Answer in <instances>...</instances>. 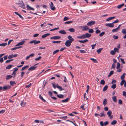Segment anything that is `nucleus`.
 <instances>
[{"mask_svg": "<svg viewBox=\"0 0 126 126\" xmlns=\"http://www.w3.org/2000/svg\"><path fill=\"white\" fill-rule=\"evenodd\" d=\"M14 71L13 73L12 74V75H14L13 78H14L16 76V71L18 70V69L17 68H14Z\"/></svg>", "mask_w": 126, "mask_h": 126, "instance_id": "obj_1", "label": "nucleus"}, {"mask_svg": "<svg viewBox=\"0 0 126 126\" xmlns=\"http://www.w3.org/2000/svg\"><path fill=\"white\" fill-rule=\"evenodd\" d=\"M83 39L89 38L91 36V34L88 33H86L85 34H82Z\"/></svg>", "mask_w": 126, "mask_h": 126, "instance_id": "obj_2", "label": "nucleus"}, {"mask_svg": "<svg viewBox=\"0 0 126 126\" xmlns=\"http://www.w3.org/2000/svg\"><path fill=\"white\" fill-rule=\"evenodd\" d=\"M11 87V86L10 85H5L3 87L2 89L3 91H6L7 90L9 89Z\"/></svg>", "mask_w": 126, "mask_h": 126, "instance_id": "obj_3", "label": "nucleus"}, {"mask_svg": "<svg viewBox=\"0 0 126 126\" xmlns=\"http://www.w3.org/2000/svg\"><path fill=\"white\" fill-rule=\"evenodd\" d=\"M40 41H36V40H34L30 41V44L34 43V45H36L39 43Z\"/></svg>", "mask_w": 126, "mask_h": 126, "instance_id": "obj_4", "label": "nucleus"}, {"mask_svg": "<svg viewBox=\"0 0 126 126\" xmlns=\"http://www.w3.org/2000/svg\"><path fill=\"white\" fill-rule=\"evenodd\" d=\"M72 43L69 40H67L65 43V44L66 47H68L70 46Z\"/></svg>", "mask_w": 126, "mask_h": 126, "instance_id": "obj_5", "label": "nucleus"}, {"mask_svg": "<svg viewBox=\"0 0 126 126\" xmlns=\"http://www.w3.org/2000/svg\"><path fill=\"white\" fill-rule=\"evenodd\" d=\"M50 4L49 5L50 7V9L52 11H54L55 10V7L53 6V4L52 2H50Z\"/></svg>", "mask_w": 126, "mask_h": 126, "instance_id": "obj_6", "label": "nucleus"}, {"mask_svg": "<svg viewBox=\"0 0 126 126\" xmlns=\"http://www.w3.org/2000/svg\"><path fill=\"white\" fill-rule=\"evenodd\" d=\"M61 37L59 36H55L51 37L50 38L51 39L54 40H57L61 38Z\"/></svg>", "mask_w": 126, "mask_h": 126, "instance_id": "obj_7", "label": "nucleus"}, {"mask_svg": "<svg viewBox=\"0 0 126 126\" xmlns=\"http://www.w3.org/2000/svg\"><path fill=\"white\" fill-rule=\"evenodd\" d=\"M20 5L19 6V7H21L23 9H25V7L24 5V3L22 1V0L21 1V2L20 3Z\"/></svg>", "mask_w": 126, "mask_h": 126, "instance_id": "obj_8", "label": "nucleus"}, {"mask_svg": "<svg viewBox=\"0 0 126 126\" xmlns=\"http://www.w3.org/2000/svg\"><path fill=\"white\" fill-rule=\"evenodd\" d=\"M105 25L106 26L109 27H114V25L113 23H109L106 24Z\"/></svg>", "mask_w": 126, "mask_h": 126, "instance_id": "obj_9", "label": "nucleus"}, {"mask_svg": "<svg viewBox=\"0 0 126 126\" xmlns=\"http://www.w3.org/2000/svg\"><path fill=\"white\" fill-rule=\"evenodd\" d=\"M95 21H92L89 22L87 23V25L89 26H90L94 24H95Z\"/></svg>", "mask_w": 126, "mask_h": 126, "instance_id": "obj_10", "label": "nucleus"}, {"mask_svg": "<svg viewBox=\"0 0 126 126\" xmlns=\"http://www.w3.org/2000/svg\"><path fill=\"white\" fill-rule=\"evenodd\" d=\"M17 56V55L16 54H15L14 55L13 54H12L11 55H9L8 57V58L9 59H11L13 57H16Z\"/></svg>", "mask_w": 126, "mask_h": 126, "instance_id": "obj_11", "label": "nucleus"}, {"mask_svg": "<svg viewBox=\"0 0 126 126\" xmlns=\"http://www.w3.org/2000/svg\"><path fill=\"white\" fill-rule=\"evenodd\" d=\"M37 67V66H35L34 65L32 67L29 68L28 69V70L29 71H32L35 70L36 69Z\"/></svg>", "mask_w": 126, "mask_h": 126, "instance_id": "obj_12", "label": "nucleus"}, {"mask_svg": "<svg viewBox=\"0 0 126 126\" xmlns=\"http://www.w3.org/2000/svg\"><path fill=\"white\" fill-rule=\"evenodd\" d=\"M67 38L71 42H73L74 40V39L72 37V36L70 35H69L67 37Z\"/></svg>", "mask_w": 126, "mask_h": 126, "instance_id": "obj_13", "label": "nucleus"}, {"mask_svg": "<svg viewBox=\"0 0 126 126\" xmlns=\"http://www.w3.org/2000/svg\"><path fill=\"white\" fill-rule=\"evenodd\" d=\"M25 41H22L19 42L16 45V46H17L23 45L24 43L25 42Z\"/></svg>", "mask_w": 126, "mask_h": 126, "instance_id": "obj_14", "label": "nucleus"}, {"mask_svg": "<svg viewBox=\"0 0 126 126\" xmlns=\"http://www.w3.org/2000/svg\"><path fill=\"white\" fill-rule=\"evenodd\" d=\"M26 8L27 10H34V9L33 8L30 7L28 4L27 5Z\"/></svg>", "mask_w": 126, "mask_h": 126, "instance_id": "obj_15", "label": "nucleus"}, {"mask_svg": "<svg viewBox=\"0 0 126 126\" xmlns=\"http://www.w3.org/2000/svg\"><path fill=\"white\" fill-rule=\"evenodd\" d=\"M115 18V16H112V17H109V18H107L106 19V21H109L110 20H111L112 19H113L114 18Z\"/></svg>", "mask_w": 126, "mask_h": 126, "instance_id": "obj_16", "label": "nucleus"}, {"mask_svg": "<svg viewBox=\"0 0 126 126\" xmlns=\"http://www.w3.org/2000/svg\"><path fill=\"white\" fill-rule=\"evenodd\" d=\"M88 40L86 39L83 40H79V42L80 43H84L86 42H88Z\"/></svg>", "mask_w": 126, "mask_h": 126, "instance_id": "obj_17", "label": "nucleus"}, {"mask_svg": "<svg viewBox=\"0 0 126 126\" xmlns=\"http://www.w3.org/2000/svg\"><path fill=\"white\" fill-rule=\"evenodd\" d=\"M59 32L61 34H66V32L64 30H61L59 31Z\"/></svg>", "mask_w": 126, "mask_h": 126, "instance_id": "obj_18", "label": "nucleus"}, {"mask_svg": "<svg viewBox=\"0 0 126 126\" xmlns=\"http://www.w3.org/2000/svg\"><path fill=\"white\" fill-rule=\"evenodd\" d=\"M50 35V33H46L45 34H44L41 37L42 38H45L49 35Z\"/></svg>", "mask_w": 126, "mask_h": 126, "instance_id": "obj_19", "label": "nucleus"}, {"mask_svg": "<svg viewBox=\"0 0 126 126\" xmlns=\"http://www.w3.org/2000/svg\"><path fill=\"white\" fill-rule=\"evenodd\" d=\"M22 47V46H19L17 47H14L11 48V50H16L17 49H19L20 48Z\"/></svg>", "mask_w": 126, "mask_h": 126, "instance_id": "obj_20", "label": "nucleus"}, {"mask_svg": "<svg viewBox=\"0 0 126 126\" xmlns=\"http://www.w3.org/2000/svg\"><path fill=\"white\" fill-rule=\"evenodd\" d=\"M56 87L58 89H59L60 91H62L63 90V89L62 88V87L59 86L58 84H56Z\"/></svg>", "mask_w": 126, "mask_h": 126, "instance_id": "obj_21", "label": "nucleus"}, {"mask_svg": "<svg viewBox=\"0 0 126 126\" xmlns=\"http://www.w3.org/2000/svg\"><path fill=\"white\" fill-rule=\"evenodd\" d=\"M69 100V98H67L66 99L62 100V102L63 103H66L68 102Z\"/></svg>", "mask_w": 126, "mask_h": 126, "instance_id": "obj_22", "label": "nucleus"}, {"mask_svg": "<svg viewBox=\"0 0 126 126\" xmlns=\"http://www.w3.org/2000/svg\"><path fill=\"white\" fill-rule=\"evenodd\" d=\"M100 83L101 84L104 85L105 84V82L104 80L103 79L101 80Z\"/></svg>", "mask_w": 126, "mask_h": 126, "instance_id": "obj_23", "label": "nucleus"}, {"mask_svg": "<svg viewBox=\"0 0 126 126\" xmlns=\"http://www.w3.org/2000/svg\"><path fill=\"white\" fill-rule=\"evenodd\" d=\"M112 114V112L110 110H108L107 112V114L109 117H110Z\"/></svg>", "mask_w": 126, "mask_h": 126, "instance_id": "obj_24", "label": "nucleus"}, {"mask_svg": "<svg viewBox=\"0 0 126 126\" xmlns=\"http://www.w3.org/2000/svg\"><path fill=\"white\" fill-rule=\"evenodd\" d=\"M12 76L10 75H7L6 76V79L8 80L9 79H10L12 78Z\"/></svg>", "mask_w": 126, "mask_h": 126, "instance_id": "obj_25", "label": "nucleus"}, {"mask_svg": "<svg viewBox=\"0 0 126 126\" xmlns=\"http://www.w3.org/2000/svg\"><path fill=\"white\" fill-rule=\"evenodd\" d=\"M57 97L59 98H63L64 97V95L63 94H60L57 95Z\"/></svg>", "mask_w": 126, "mask_h": 126, "instance_id": "obj_26", "label": "nucleus"}, {"mask_svg": "<svg viewBox=\"0 0 126 126\" xmlns=\"http://www.w3.org/2000/svg\"><path fill=\"white\" fill-rule=\"evenodd\" d=\"M117 123V121L115 120H113L111 123V125H114L116 124Z\"/></svg>", "mask_w": 126, "mask_h": 126, "instance_id": "obj_27", "label": "nucleus"}, {"mask_svg": "<svg viewBox=\"0 0 126 126\" xmlns=\"http://www.w3.org/2000/svg\"><path fill=\"white\" fill-rule=\"evenodd\" d=\"M112 98L114 102H117V98L116 96H114Z\"/></svg>", "mask_w": 126, "mask_h": 126, "instance_id": "obj_28", "label": "nucleus"}, {"mask_svg": "<svg viewBox=\"0 0 126 126\" xmlns=\"http://www.w3.org/2000/svg\"><path fill=\"white\" fill-rule=\"evenodd\" d=\"M89 29V27L87 26H84L83 29L82 30V31H87Z\"/></svg>", "mask_w": 126, "mask_h": 126, "instance_id": "obj_29", "label": "nucleus"}, {"mask_svg": "<svg viewBox=\"0 0 126 126\" xmlns=\"http://www.w3.org/2000/svg\"><path fill=\"white\" fill-rule=\"evenodd\" d=\"M124 5V3L120 5H118L117 6V8L118 9H120Z\"/></svg>", "mask_w": 126, "mask_h": 126, "instance_id": "obj_30", "label": "nucleus"}, {"mask_svg": "<svg viewBox=\"0 0 126 126\" xmlns=\"http://www.w3.org/2000/svg\"><path fill=\"white\" fill-rule=\"evenodd\" d=\"M14 13L16 15H18L20 18H22V19H23V18L22 16L21 15H20L18 12H15Z\"/></svg>", "mask_w": 126, "mask_h": 126, "instance_id": "obj_31", "label": "nucleus"}, {"mask_svg": "<svg viewBox=\"0 0 126 126\" xmlns=\"http://www.w3.org/2000/svg\"><path fill=\"white\" fill-rule=\"evenodd\" d=\"M108 87V86L107 85H105L103 88V91L104 92L105 91L107 90Z\"/></svg>", "mask_w": 126, "mask_h": 126, "instance_id": "obj_32", "label": "nucleus"}, {"mask_svg": "<svg viewBox=\"0 0 126 126\" xmlns=\"http://www.w3.org/2000/svg\"><path fill=\"white\" fill-rule=\"evenodd\" d=\"M39 97L40 99H41L42 101L45 102H46V101L41 96V94H40L39 95Z\"/></svg>", "mask_w": 126, "mask_h": 126, "instance_id": "obj_33", "label": "nucleus"}, {"mask_svg": "<svg viewBox=\"0 0 126 126\" xmlns=\"http://www.w3.org/2000/svg\"><path fill=\"white\" fill-rule=\"evenodd\" d=\"M68 30L71 32H75V30L73 28H70L68 29Z\"/></svg>", "mask_w": 126, "mask_h": 126, "instance_id": "obj_34", "label": "nucleus"}, {"mask_svg": "<svg viewBox=\"0 0 126 126\" xmlns=\"http://www.w3.org/2000/svg\"><path fill=\"white\" fill-rule=\"evenodd\" d=\"M107 103V99H104L103 101V105L105 106L106 105V104Z\"/></svg>", "mask_w": 126, "mask_h": 126, "instance_id": "obj_35", "label": "nucleus"}, {"mask_svg": "<svg viewBox=\"0 0 126 126\" xmlns=\"http://www.w3.org/2000/svg\"><path fill=\"white\" fill-rule=\"evenodd\" d=\"M29 67V66L28 65H26L24 66L21 69V70H23L25 69L28 68Z\"/></svg>", "mask_w": 126, "mask_h": 126, "instance_id": "obj_36", "label": "nucleus"}, {"mask_svg": "<svg viewBox=\"0 0 126 126\" xmlns=\"http://www.w3.org/2000/svg\"><path fill=\"white\" fill-rule=\"evenodd\" d=\"M13 66V65H9L8 66H7L6 67V69H9L11 68L12 66Z\"/></svg>", "mask_w": 126, "mask_h": 126, "instance_id": "obj_37", "label": "nucleus"}, {"mask_svg": "<svg viewBox=\"0 0 126 126\" xmlns=\"http://www.w3.org/2000/svg\"><path fill=\"white\" fill-rule=\"evenodd\" d=\"M10 84L12 86H13L14 84H16L15 81H11L10 82Z\"/></svg>", "mask_w": 126, "mask_h": 126, "instance_id": "obj_38", "label": "nucleus"}, {"mask_svg": "<svg viewBox=\"0 0 126 126\" xmlns=\"http://www.w3.org/2000/svg\"><path fill=\"white\" fill-rule=\"evenodd\" d=\"M125 73H124L121 76V79L122 80H124V79L125 77Z\"/></svg>", "mask_w": 126, "mask_h": 126, "instance_id": "obj_39", "label": "nucleus"}, {"mask_svg": "<svg viewBox=\"0 0 126 126\" xmlns=\"http://www.w3.org/2000/svg\"><path fill=\"white\" fill-rule=\"evenodd\" d=\"M103 49L102 48H100L98 49L97 50V52L98 54L100 53L101 51Z\"/></svg>", "mask_w": 126, "mask_h": 126, "instance_id": "obj_40", "label": "nucleus"}, {"mask_svg": "<svg viewBox=\"0 0 126 126\" xmlns=\"http://www.w3.org/2000/svg\"><path fill=\"white\" fill-rule=\"evenodd\" d=\"M61 41H53L52 42L54 44H59L61 42Z\"/></svg>", "mask_w": 126, "mask_h": 126, "instance_id": "obj_41", "label": "nucleus"}, {"mask_svg": "<svg viewBox=\"0 0 126 126\" xmlns=\"http://www.w3.org/2000/svg\"><path fill=\"white\" fill-rule=\"evenodd\" d=\"M120 63H117V65L116 66V69H119L120 67Z\"/></svg>", "mask_w": 126, "mask_h": 126, "instance_id": "obj_42", "label": "nucleus"}, {"mask_svg": "<svg viewBox=\"0 0 126 126\" xmlns=\"http://www.w3.org/2000/svg\"><path fill=\"white\" fill-rule=\"evenodd\" d=\"M114 50L115 51V53L116 52H117L118 53L119 52V50L117 48L114 47Z\"/></svg>", "mask_w": 126, "mask_h": 126, "instance_id": "obj_43", "label": "nucleus"}, {"mask_svg": "<svg viewBox=\"0 0 126 126\" xmlns=\"http://www.w3.org/2000/svg\"><path fill=\"white\" fill-rule=\"evenodd\" d=\"M7 45L6 43H4L0 44V46L5 47Z\"/></svg>", "mask_w": 126, "mask_h": 126, "instance_id": "obj_44", "label": "nucleus"}, {"mask_svg": "<svg viewBox=\"0 0 126 126\" xmlns=\"http://www.w3.org/2000/svg\"><path fill=\"white\" fill-rule=\"evenodd\" d=\"M118 30V29L116 28L115 29H113L112 30V32H117Z\"/></svg>", "mask_w": 126, "mask_h": 126, "instance_id": "obj_45", "label": "nucleus"}, {"mask_svg": "<svg viewBox=\"0 0 126 126\" xmlns=\"http://www.w3.org/2000/svg\"><path fill=\"white\" fill-rule=\"evenodd\" d=\"M90 59L91 60H92L93 61V62L94 63H97V60H96L95 59H94L93 58H91Z\"/></svg>", "mask_w": 126, "mask_h": 126, "instance_id": "obj_46", "label": "nucleus"}, {"mask_svg": "<svg viewBox=\"0 0 126 126\" xmlns=\"http://www.w3.org/2000/svg\"><path fill=\"white\" fill-rule=\"evenodd\" d=\"M67 118V117L66 116H63V117H60V118L61 119H62L63 120H65Z\"/></svg>", "mask_w": 126, "mask_h": 126, "instance_id": "obj_47", "label": "nucleus"}, {"mask_svg": "<svg viewBox=\"0 0 126 126\" xmlns=\"http://www.w3.org/2000/svg\"><path fill=\"white\" fill-rule=\"evenodd\" d=\"M104 111H103L102 112H101L100 113L101 115H100V117H102L103 116L105 117V114H104Z\"/></svg>", "mask_w": 126, "mask_h": 126, "instance_id": "obj_48", "label": "nucleus"}, {"mask_svg": "<svg viewBox=\"0 0 126 126\" xmlns=\"http://www.w3.org/2000/svg\"><path fill=\"white\" fill-rule=\"evenodd\" d=\"M125 80H122V81H121V83H120V85L121 86H122L124 83L125 82Z\"/></svg>", "mask_w": 126, "mask_h": 126, "instance_id": "obj_49", "label": "nucleus"}, {"mask_svg": "<svg viewBox=\"0 0 126 126\" xmlns=\"http://www.w3.org/2000/svg\"><path fill=\"white\" fill-rule=\"evenodd\" d=\"M110 54H111L112 55H115V51H114V50L113 51V50H112L110 51Z\"/></svg>", "mask_w": 126, "mask_h": 126, "instance_id": "obj_50", "label": "nucleus"}, {"mask_svg": "<svg viewBox=\"0 0 126 126\" xmlns=\"http://www.w3.org/2000/svg\"><path fill=\"white\" fill-rule=\"evenodd\" d=\"M111 87L112 88H113V89H114L115 88H116V84H113L111 86Z\"/></svg>", "mask_w": 126, "mask_h": 126, "instance_id": "obj_51", "label": "nucleus"}, {"mask_svg": "<svg viewBox=\"0 0 126 126\" xmlns=\"http://www.w3.org/2000/svg\"><path fill=\"white\" fill-rule=\"evenodd\" d=\"M105 34V32H102L99 34V36L100 37H102Z\"/></svg>", "mask_w": 126, "mask_h": 126, "instance_id": "obj_52", "label": "nucleus"}, {"mask_svg": "<svg viewBox=\"0 0 126 126\" xmlns=\"http://www.w3.org/2000/svg\"><path fill=\"white\" fill-rule=\"evenodd\" d=\"M25 103L24 104V102L23 101H22L20 103V105L22 107H24V106H25Z\"/></svg>", "mask_w": 126, "mask_h": 126, "instance_id": "obj_53", "label": "nucleus"}, {"mask_svg": "<svg viewBox=\"0 0 126 126\" xmlns=\"http://www.w3.org/2000/svg\"><path fill=\"white\" fill-rule=\"evenodd\" d=\"M122 32L124 34H126V29H124L122 30Z\"/></svg>", "mask_w": 126, "mask_h": 126, "instance_id": "obj_54", "label": "nucleus"}, {"mask_svg": "<svg viewBox=\"0 0 126 126\" xmlns=\"http://www.w3.org/2000/svg\"><path fill=\"white\" fill-rule=\"evenodd\" d=\"M113 38L114 39L116 40L118 38V37L116 35H114L113 36Z\"/></svg>", "mask_w": 126, "mask_h": 126, "instance_id": "obj_55", "label": "nucleus"}, {"mask_svg": "<svg viewBox=\"0 0 126 126\" xmlns=\"http://www.w3.org/2000/svg\"><path fill=\"white\" fill-rule=\"evenodd\" d=\"M73 22V21H69L64 22V24H68Z\"/></svg>", "mask_w": 126, "mask_h": 126, "instance_id": "obj_56", "label": "nucleus"}, {"mask_svg": "<svg viewBox=\"0 0 126 126\" xmlns=\"http://www.w3.org/2000/svg\"><path fill=\"white\" fill-rule=\"evenodd\" d=\"M94 32V31L92 29H89V32L92 33H93Z\"/></svg>", "mask_w": 126, "mask_h": 126, "instance_id": "obj_57", "label": "nucleus"}, {"mask_svg": "<svg viewBox=\"0 0 126 126\" xmlns=\"http://www.w3.org/2000/svg\"><path fill=\"white\" fill-rule=\"evenodd\" d=\"M79 51L81 53H86V51L83 50H80Z\"/></svg>", "mask_w": 126, "mask_h": 126, "instance_id": "obj_58", "label": "nucleus"}, {"mask_svg": "<svg viewBox=\"0 0 126 126\" xmlns=\"http://www.w3.org/2000/svg\"><path fill=\"white\" fill-rule=\"evenodd\" d=\"M77 37L78 38L83 39V37L82 35L80 36H77Z\"/></svg>", "mask_w": 126, "mask_h": 126, "instance_id": "obj_59", "label": "nucleus"}, {"mask_svg": "<svg viewBox=\"0 0 126 126\" xmlns=\"http://www.w3.org/2000/svg\"><path fill=\"white\" fill-rule=\"evenodd\" d=\"M118 103L119 104L121 105L122 104V103H123L121 99H119V102H118Z\"/></svg>", "mask_w": 126, "mask_h": 126, "instance_id": "obj_60", "label": "nucleus"}, {"mask_svg": "<svg viewBox=\"0 0 126 126\" xmlns=\"http://www.w3.org/2000/svg\"><path fill=\"white\" fill-rule=\"evenodd\" d=\"M59 27H58L57 28H54V29H51L50 30V31H54V30H58V29H59Z\"/></svg>", "mask_w": 126, "mask_h": 126, "instance_id": "obj_61", "label": "nucleus"}, {"mask_svg": "<svg viewBox=\"0 0 126 126\" xmlns=\"http://www.w3.org/2000/svg\"><path fill=\"white\" fill-rule=\"evenodd\" d=\"M59 51V50L57 49L54 51L53 52V54H55L56 53L58 52Z\"/></svg>", "mask_w": 126, "mask_h": 126, "instance_id": "obj_62", "label": "nucleus"}, {"mask_svg": "<svg viewBox=\"0 0 126 126\" xmlns=\"http://www.w3.org/2000/svg\"><path fill=\"white\" fill-rule=\"evenodd\" d=\"M32 85L31 83H30V84L28 85H26L25 86V87L26 88H29L30 86Z\"/></svg>", "mask_w": 126, "mask_h": 126, "instance_id": "obj_63", "label": "nucleus"}, {"mask_svg": "<svg viewBox=\"0 0 126 126\" xmlns=\"http://www.w3.org/2000/svg\"><path fill=\"white\" fill-rule=\"evenodd\" d=\"M100 31L99 30H97L95 31V33L96 34H98L100 33Z\"/></svg>", "mask_w": 126, "mask_h": 126, "instance_id": "obj_64", "label": "nucleus"}]
</instances>
